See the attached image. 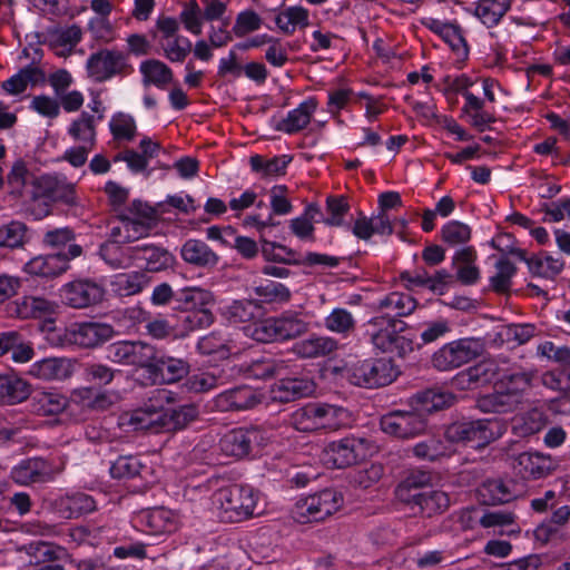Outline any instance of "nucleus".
Here are the masks:
<instances>
[{
	"mask_svg": "<svg viewBox=\"0 0 570 570\" xmlns=\"http://www.w3.org/2000/svg\"><path fill=\"white\" fill-rule=\"evenodd\" d=\"M198 409L193 404L183 405L170 411L149 401L138 409L122 412L118 417V426L138 425L139 428H185L198 417Z\"/></svg>",
	"mask_w": 570,
	"mask_h": 570,
	"instance_id": "nucleus-1",
	"label": "nucleus"
},
{
	"mask_svg": "<svg viewBox=\"0 0 570 570\" xmlns=\"http://www.w3.org/2000/svg\"><path fill=\"white\" fill-rule=\"evenodd\" d=\"M366 335L375 348L401 357L420 347L410 336L406 324L389 314L373 317L367 323Z\"/></svg>",
	"mask_w": 570,
	"mask_h": 570,
	"instance_id": "nucleus-2",
	"label": "nucleus"
},
{
	"mask_svg": "<svg viewBox=\"0 0 570 570\" xmlns=\"http://www.w3.org/2000/svg\"><path fill=\"white\" fill-rule=\"evenodd\" d=\"M259 493L249 485L220 488L212 497L213 505L224 522H242L256 514Z\"/></svg>",
	"mask_w": 570,
	"mask_h": 570,
	"instance_id": "nucleus-3",
	"label": "nucleus"
},
{
	"mask_svg": "<svg viewBox=\"0 0 570 570\" xmlns=\"http://www.w3.org/2000/svg\"><path fill=\"white\" fill-rule=\"evenodd\" d=\"M454 396L435 390L417 392L412 397L413 411L392 412L383 416L381 428H415L426 424L425 415L450 406Z\"/></svg>",
	"mask_w": 570,
	"mask_h": 570,
	"instance_id": "nucleus-4",
	"label": "nucleus"
},
{
	"mask_svg": "<svg viewBox=\"0 0 570 570\" xmlns=\"http://www.w3.org/2000/svg\"><path fill=\"white\" fill-rule=\"evenodd\" d=\"M179 308L186 313L180 318L184 334L209 327L215 322L210 306L215 303L214 294L200 287H185L177 292Z\"/></svg>",
	"mask_w": 570,
	"mask_h": 570,
	"instance_id": "nucleus-5",
	"label": "nucleus"
},
{
	"mask_svg": "<svg viewBox=\"0 0 570 570\" xmlns=\"http://www.w3.org/2000/svg\"><path fill=\"white\" fill-rule=\"evenodd\" d=\"M30 411L39 416H58L62 424H79L82 421V407L73 400L53 389L36 390L30 397Z\"/></svg>",
	"mask_w": 570,
	"mask_h": 570,
	"instance_id": "nucleus-6",
	"label": "nucleus"
},
{
	"mask_svg": "<svg viewBox=\"0 0 570 570\" xmlns=\"http://www.w3.org/2000/svg\"><path fill=\"white\" fill-rule=\"evenodd\" d=\"M308 323L301 313L285 311L278 316L267 317L254 324L252 337L262 343L284 342L304 335Z\"/></svg>",
	"mask_w": 570,
	"mask_h": 570,
	"instance_id": "nucleus-7",
	"label": "nucleus"
},
{
	"mask_svg": "<svg viewBox=\"0 0 570 570\" xmlns=\"http://www.w3.org/2000/svg\"><path fill=\"white\" fill-rule=\"evenodd\" d=\"M343 503L344 497L340 491L324 489L297 500L291 513L294 521L301 524L321 522L337 512Z\"/></svg>",
	"mask_w": 570,
	"mask_h": 570,
	"instance_id": "nucleus-8",
	"label": "nucleus"
},
{
	"mask_svg": "<svg viewBox=\"0 0 570 570\" xmlns=\"http://www.w3.org/2000/svg\"><path fill=\"white\" fill-rule=\"evenodd\" d=\"M397 375L389 360L357 361L346 367V379L353 385L374 389L392 383Z\"/></svg>",
	"mask_w": 570,
	"mask_h": 570,
	"instance_id": "nucleus-9",
	"label": "nucleus"
},
{
	"mask_svg": "<svg viewBox=\"0 0 570 570\" xmlns=\"http://www.w3.org/2000/svg\"><path fill=\"white\" fill-rule=\"evenodd\" d=\"M483 345L478 338L464 337L444 344L432 356L433 366L440 371L458 368L478 357Z\"/></svg>",
	"mask_w": 570,
	"mask_h": 570,
	"instance_id": "nucleus-10",
	"label": "nucleus"
},
{
	"mask_svg": "<svg viewBox=\"0 0 570 570\" xmlns=\"http://www.w3.org/2000/svg\"><path fill=\"white\" fill-rule=\"evenodd\" d=\"M83 249L78 244H70L66 252L39 255L26 263L23 271L33 276L57 277L70 269V262L81 256Z\"/></svg>",
	"mask_w": 570,
	"mask_h": 570,
	"instance_id": "nucleus-11",
	"label": "nucleus"
},
{
	"mask_svg": "<svg viewBox=\"0 0 570 570\" xmlns=\"http://www.w3.org/2000/svg\"><path fill=\"white\" fill-rule=\"evenodd\" d=\"M156 28L161 35L160 46L164 57L170 62H184L193 45L188 38L178 35V20L161 16L156 20Z\"/></svg>",
	"mask_w": 570,
	"mask_h": 570,
	"instance_id": "nucleus-12",
	"label": "nucleus"
},
{
	"mask_svg": "<svg viewBox=\"0 0 570 570\" xmlns=\"http://www.w3.org/2000/svg\"><path fill=\"white\" fill-rule=\"evenodd\" d=\"M60 297L67 306L83 309L100 304L105 297V288L89 278L76 279L62 285Z\"/></svg>",
	"mask_w": 570,
	"mask_h": 570,
	"instance_id": "nucleus-13",
	"label": "nucleus"
},
{
	"mask_svg": "<svg viewBox=\"0 0 570 570\" xmlns=\"http://www.w3.org/2000/svg\"><path fill=\"white\" fill-rule=\"evenodd\" d=\"M132 525L149 535L169 534L178 528L177 514L164 507L142 509L131 518Z\"/></svg>",
	"mask_w": 570,
	"mask_h": 570,
	"instance_id": "nucleus-14",
	"label": "nucleus"
},
{
	"mask_svg": "<svg viewBox=\"0 0 570 570\" xmlns=\"http://www.w3.org/2000/svg\"><path fill=\"white\" fill-rule=\"evenodd\" d=\"M126 66L122 52L108 49L91 53L86 63L88 76L96 82H104L122 73Z\"/></svg>",
	"mask_w": 570,
	"mask_h": 570,
	"instance_id": "nucleus-15",
	"label": "nucleus"
},
{
	"mask_svg": "<svg viewBox=\"0 0 570 570\" xmlns=\"http://www.w3.org/2000/svg\"><path fill=\"white\" fill-rule=\"evenodd\" d=\"M116 332L112 325L100 322H81L72 324L68 331V340L86 348H94L110 341Z\"/></svg>",
	"mask_w": 570,
	"mask_h": 570,
	"instance_id": "nucleus-16",
	"label": "nucleus"
},
{
	"mask_svg": "<svg viewBox=\"0 0 570 570\" xmlns=\"http://www.w3.org/2000/svg\"><path fill=\"white\" fill-rule=\"evenodd\" d=\"M33 198L42 197L68 206L77 204L76 186L66 177L57 175H42L35 179Z\"/></svg>",
	"mask_w": 570,
	"mask_h": 570,
	"instance_id": "nucleus-17",
	"label": "nucleus"
},
{
	"mask_svg": "<svg viewBox=\"0 0 570 570\" xmlns=\"http://www.w3.org/2000/svg\"><path fill=\"white\" fill-rule=\"evenodd\" d=\"M189 373V364L184 358L165 354L157 348L155 361L148 374L151 384H173Z\"/></svg>",
	"mask_w": 570,
	"mask_h": 570,
	"instance_id": "nucleus-18",
	"label": "nucleus"
},
{
	"mask_svg": "<svg viewBox=\"0 0 570 570\" xmlns=\"http://www.w3.org/2000/svg\"><path fill=\"white\" fill-rule=\"evenodd\" d=\"M59 470L41 458L22 460L11 470V479L20 485L48 483L55 480Z\"/></svg>",
	"mask_w": 570,
	"mask_h": 570,
	"instance_id": "nucleus-19",
	"label": "nucleus"
},
{
	"mask_svg": "<svg viewBox=\"0 0 570 570\" xmlns=\"http://www.w3.org/2000/svg\"><path fill=\"white\" fill-rule=\"evenodd\" d=\"M454 383L461 389H479L499 384V363L495 360H483L480 363L460 372Z\"/></svg>",
	"mask_w": 570,
	"mask_h": 570,
	"instance_id": "nucleus-20",
	"label": "nucleus"
},
{
	"mask_svg": "<svg viewBox=\"0 0 570 570\" xmlns=\"http://www.w3.org/2000/svg\"><path fill=\"white\" fill-rule=\"evenodd\" d=\"M314 391L315 384L313 380L304 375L302 371H298V374L279 379L273 385L271 392L274 401L286 403L309 396Z\"/></svg>",
	"mask_w": 570,
	"mask_h": 570,
	"instance_id": "nucleus-21",
	"label": "nucleus"
},
{
	"mask_svg": "<svg viewBox=\"0 0 570 570\" xmlns=\"http://www.w3.org/2000/svg\"><path fill=\"white\" fill-rule=\"evenodd\" d=\"M132 265L146 272H160L173 263V255L165 248L154 244H139L131 246Z\"/></svg>",
	"mask_w": 570,
	"mask_h": 570,
	"instance_id": "nucleus-22",
	"label": "nucleus"
},
{
	"mask_svg": "<svg viewBox=\"0 0 570 570\" xmlns=\"http://www.w3.org/2000/svg\"><path fill=\"white\" fill-rule=\"evenodd\" d=\"M48 509L60 519H76L96 509L95 500L86 493L56 498L48 502Z\"/></svg>",
	"mask_w": 570,
	"mask_h": 570,
	"instance_id": "nucleus-23",
	"label": "nucleus"
},
{
	"mask_svg": "<svg viewBox=\"0 0 570 570\" xmlns=\"http://www.w3.org/2000/svg\"><path fill=\"white\" fill-rule=\"evenodd\" d=\"M261 430H228L219 441L220 451L236 459L248 455L254 445H259L258 436Z\"/></svg>",
	"mask_w": 570,
	"mask_h": 570,
	"instance_id": "nucleus-24",
	"label": "nucleus"
},
{
	"mask_svg": "<svg viewBox=\"0 0 570 570\" xmlns=\"http://www.w3.org/2000/svg\"><path fill=\"white\" fill-rule=\"evenodd\" d=\"M29 375L45 382L65 381L73 373V365L66 357H45L31 364Z\"/></svg>",
	"mask_w": 570,
	"mask_h": 570,
	"instance_id": "nucleus-25",
	"label": "nucleus"
},
{
	"mask_svg": "<svg viewBox=\"0 0 570 570\" xmlns=\"http://www.w3.org/2000/svg\"><path fill=\"white\" fill-rule=\"evenodd\" d=\"M219 411H243L261 403V396L249 386H237L217 395L214 400Z\"/></svg>",
	"mask_w": 570,
	"mask_h": 570,
	"instance_id": "nucleus-26",
	"label": "nucleus"
},
{
	"mask_svg": "<svg viewBox=\"0 0 570 570\" xmlns=\"http://www.w3.org/2000/svg\"><path fill=\"white\" fill-rule=\"evenodd\" d=\"M317 109V100L309 97L302 101L297 108L288 111L287 116L277 122L275 129L293 135L305 129Z\"/></svg>",
	"mask_w": 570,
	"mask_h": 570,
	"instance_id": "nucleus-27",
	"label": "nucleus"
},
{
	"mask_svg": "<svg viewBox=\"0 0 570 570\" xmlns=\"http://www.w3.org/2000/svg\"><path fill=\"white\" fill-rule=\"evenodd\" d=\"M20 318H47L57 314L59 305L43 296L28 295L14 302Z\"/></svg>",
	"mask_w": 570,
	"mask_h": 570,
	"instance_id": "nucleus-28",
	"label": "nucleus"
},
{
	"mask_svg": "<svg viewBox=\"0 0 570 570\" xmlns=\"http://www.w3.org/2000/svg\"><path fill=\"white\" fill-rule=\"evenodd\" d=\"M338 348V342L330 336L312 335L308 338L296 342L293 352L301 358L325 357Z\"/></svg>",
	"mask_w": 570,
	"mask_h": 570,
	"instance_id": "nucleus-29",
	"label": "nucleus"
},
{
	"mask_svg": "<svg viewBox=\"0 0 570 570\" xmlns=\"http://www.w3.org/2000/svg\"><path fill=\"white\" fill-rule=\"evenodd\" d=\"M183 259L199 268H213L218 264L219 256L203 240L188 239L180 250Z\"/></svg>",
	"mask_w": 570,
	"mask_h": 570,
	"instance_id": "nucleus-30",
	"label": "nucleus"
},
{
	"mask_svg": "<svg viewBox=\"0 0 570 570\" xmlns=\"http://www.w3.org/2000/svg\"><path fill=\"white\" fill-rule=\"evenodd\" d=\"M102 115L97 118L87 112L82 111L78 118L73 119L68 127V135L73 141L79 145L88 146V148H95L97 144V122L102 119Z\"/></svg>",
	"mask_w": 570,
	"mask_h": 570,
	"instance_id": "nucleus-31",
	"label": "nucleus"
},
{
	"mask_svg": "<svg viewBox=\"0 0 570 570\" xmlns=\"http://www.w3.org/2000/svg\"><path fill=\"white\" fill-rule=\"evenodd\" d=\"M517 468L523 479H541L551 473L553 461L549 455L541 453H522L517 459Z\"/></svg>",
	"mask_w": 570,
	"mask_h": 570,
	"instance_id": "nucleus-32",
	"label": "nucleus"
},
{
	"mask_svg": "<svg viewBox=\"0 0 570 570\" xmlns=\"http://www.w3.org/2000/svg\"><path fill=\"white\" fill-rule=\"evenodd\" d=\"M82 31L77 24L66 28L50 30L48 33V46L59 57H68L75 47L81 41Z\"/></svg>",
	"mask_w": 570,
	"mask_h": 570,
	"instance_id": "nucleus-33",
	"label": "nucleus"
},
{
	"mask_svg": "<svg viewBox=\"0 0 570 570\" xmlns=\"http://www.w3.org/2000/svg\"><path fill=\"white\" fill-rule=\"evenodd\" d=\"M261 311L262 305L255 299H236L224 306L220 315L229 324L237 325L255 321Z\"/></svg>",
	"mask_w": 570,
	"mask_h": 570,
	"instance_id": "nucleus-34",
	"label": "nucleus"
},
{
	"mask_svg": "<svg viewBox=\"0 0 570 570\" xmlns=\"http://www.w3.org/2000/svg\"><path fill=\"white\" fill-rule=\"evenodd\" d=\"M30 385L14 373H0V403L17 404L30 395Z\"/></svg>",
	"mask_w": 570,
	"mask_h": 570,
	"instance_id": "nucleus-35",
	"label": "nucleus"
},
{
	"mask_svg": "<svg viewBox=\"0 0 570 570\" xmlns=\"http://www.w3.org/2000/svg\"><path fill=\"white\" fill-rule=\"evenodd\" d=\"M530 385L529 377L523 373H515L501 379V413L511 410L520 402V393Z\"/></svg>",
	"mask_w": 570,
	"mask_h": 570,
	"instance_id": "nucleus-36",
	"label": "nucleus"
},
{
	"mask_svg": "<svg viewBox=\"0 0 570 570\" xmlns=\"http://www.w3.org/2000/svg\"><path fill=\"white\" fill-rule=\"evenodd\" d=\"M45 80V72L39 67L29 65L20 69L16 75L4 80L1 88L9 95H20L24 92L28 85H37Z\"/></svg>",
	"mask_w": 570,
	"mask_h": 570,
	"instance_id": "nucleus-37",
	"label": "nucleus"
},
{
	"mask_svg": "<svg viewBox=\"0 0 570 570\" xmlns=\"http://www.w3.org/2000/svg\"><path fill=\"white\" fill-rule=\"evenodd\" d=\"M411 503L419 507L421 513L428 518L441 514L450 505L448 493L439 490L415 493Z\"/></svg>",
	"mask_w": 570,
	"mask_h": 570,
	"instance_id": "nucleus-38",
	"label": "nucleus"
},
{
	"mask_svg": "<svg viewBox=\"0 0 570 570\" xmlns=\"http://www.w3.org/2000/svg\"><path fill=\"white\" fill-rule=\"evenodd\" d=\"M139 70L145 86L154 85L159 89H165L173 81V70L160 60H145L140 63Z\"/></svg>",
	"mask_w": 570,
	"mask_h": 570,
	"instance_id": "nucleus-39",
	"label": "nucleus"
},
{
	"mask_svg": "<svg viewBox=\"0 0 570 570\" xmlns=\"http://www.w3.org/2000/svg\"><path fill=\"white\" fill-rule=\"evenodd\" d=\"M417 302L410 294L392 292L377 302V308L385 311L392 317L410 315L416 308Z\"/></svg>",
	"mask_w": 570,
	"mask_h": 570,
	"instance_id": "nucleus-40",
	"label": "nucleus"
},
{
	"mask_svg": "<svg viewBox=\"0 0 570 570\" xmlns=\"http://www.w3.org/2000/svg\"><path fill=\"white\" fill-rule=\"evenodd\" d=\"M26 553L30 557V562L35 564L60 561L67 556L65 548L46 542H32L23 547Z\"/></svg>",
	"mask_w": 570,
	"mask_h": 570,
	"instance_id": "nucleus-41",
	"label": "nucleus"
},
{
	"mask_svg": "<svg viewBox=\"0 0 570 570\" xmlns=\"http://www.w3.org/2000/svg\"><path fill=\"white\" fill-rule=\"evenodd\" d=\"M149 283L145 272L122 273L115 276L112 289L119 296H131L140 293Z\"/></svg>",
	"mask_w": 570,
	"mask_h": 570,
	"instance_id": "nucleus-42",
	"label": "nucleus"
},
{
	"mask_svg": "<svg viewBox=\"0 0 570 570\" xmlns=\"http://www.w3.org/2000/svg\"><path fill=\"white\" fill-rule=\"evenodd\" d=\"M11 351V357L14 362H29L35 352L29 344L20 342V335L17 332L0 333V356Z\"/></svg>",
	"mask_w": 570,
	"mask_h": 570,
	"instance_id": "nucleus-43",
	"label": "nucleus"
},
{
	"mask_svg": "<svg viewBox=\"0 0 570 570\" xmlns=\"http://www.w3.org/2000/svg\"><path fill=\"white\" fill-rule=\"evenodd\" d=\"M291 161L292 157L288 155L274 156L273 158H265L261 155H255L249 159L253 171H256L264 177L285 175L286 168Z\"/></svg>",
	"mask_w": 570,
	"mask_h": 570,
	"instance_id": "nucleus-44",
	"label": "nucleus"
},
{
	"mask_svg": "<svg viewBox=\"0 0 570 570\" xmlns=\"http://www.w3.org/2000/svg\"><path fill=\"white\" fill-rule=\"evenodd\" d=\"M131 246L118 242H106L99 248L100 257L112 268H128L132 265Z\"/></svg>",
	"mask_w": 570,
	"mask_h": 570,
	"instance_id": "nucleus-45",
	"label": "nucleus"
},
{
	"mask_svg": "<svg viewBox=\"0 0 570 570\" xmlns=\"http://www.w3.org/2000/svg\"><path fill=\"white\" fill-rule=\"evenodd\" d=\"M28 242V227L24 223L11 220L0 226V247L22 248Z\"/></svg>",
	"mask_w": 570,
	"mask_h": 570,
	"instance_id": "nucleus-46",
	"label": "nucleus"
},
{
	"mask_svg": "<svg viewBox=\"0 0 570 570\" xmlns=\"http://www.w3.org/2000/svg\"><path fill=\"white\" fill-rule=\"evenodd\" d=\"M525 252L520 248L509 247L501 248V294L509 291L510 278L515 274L517 263H527Z\"/></svg>",
	"mask_w": 570,
	"mask_h": 570,
	"instance_id": "nucleus-47",
	"label": "nucleus"
},
{
	"mask_svg": "<svg viewBox=\"0 0 570 570\" xmlns=\"http://www.w3.org/2000/svg\"><path fill=\"white\" fill-rule=\"evenodd\" d=\"M430 482L431 475L428 472L421 470L411 471L395 488V497L404 503H411L414 497L412 490L426 487Z\"/></svg>",
	"mask_w": 570,
	"mask_h": 570,
	"instance_id": "nucleus-48",
	"label": "nucleus"
},
{
	"mask_svg": "<svg viewBox=\"0 0 570 570\" xmlns=\"http://www.w3.org/2000/svg\"><path fill=\"white\" fill-rule=\"evenodd\" d=\"M275 23L284 33L292 35L298 27L308 24V11L302 7H289L276 16Z\"/></svg>",
	"mask_w": 570,
	"mask_h": 570,
	"instance_id": "nucleus-49",
	"label": "nucleus"
},
{
	"mask_svg": "<svg viewBox=\"0 0 570 570\" xmlns=\"http://www.w3.org/2000/svg\"><path fill=\"white\" fill-rule=\"evenodd\" d=\"M527 265L531 274L552 278L562 271L564 263L562 259L554 258L547 253H541L528 258Z\"/></svg>",
	"mask_w": 570,
	"mask_h": 570,
	"instance_id": "nucleus-50",
	"label": "nucleus"
},
{
	"mask_svg": "<svg viewBox=\"0 0 570 570\" xmlns=\"http://www.w3.org/2000/svg\"><path fill=\"white\" fill-rule=\"evenodd\" d=\"M254 293L259 304H284L291 299V291L284 284L268 281L265 284L256 286Z\"/></svg>",
	"mask_w": 570,
	"mask_h": 570,
	"instance_id": "nucleus-51",
	"label": "nucleus"
},
{
	"mask_svg": "<svg viewBox=\"0 0 570 570\" xmlns=\"http://www.w3.org/2000/svg\"><path fill=\"white\" fill-rule=\"evenodd\" d=\"M362 441L345 439L337 444H333L331 449V461L337 469L346 468L357 461V448Z\"/></svg>",
	"mask_w": 570,
	"mask_h": 570,
	"instance_id": "nucleus-52",
	"label": "nucleus"
},
{
	"mask_svg": "<svg viewBox=\"0 0 570 570\" xmlns=\"http://www.w3.org/2000/svg\"><path fill=\"white\" fill-rule=\"evenodd\" d=\"M355 318L352 313L345 308H334L325 318L324 326L333 333L350 335L355 330Z\"/></svg>",
	"mask_w": 570,
	"mask_h": 570,
	"instance_id": "nucleus-53",
	"label": "nucleus"
},
{
	"mask_svg": "<svg viewBox=\"0 0 570 570\" xmlns=\"http://www.w3.org/2000/svg\"><path fill=\"white\" fill-rule=\"evenodd\" d=\"M30 178L31 174L27 163L19 158L11 165L10 170L4 178V184L7 183L11 195L20 197L22 196L23 189Z\"/></svg>",
	"mask_w": 570,
	"mask_h": 570,
	"instance_id": "nucleus-54",
	"label": "nucleus"
},
{
	"mask_svg": "<svg viewBox=\"0 0 570 570\" xmlns=\"http://www.w3.org/2000/svg\"><path fill=\"white\" fill-rule=\"evenodd\" d=\"M157 347L144 341H131L130 366L142 368L149 374L156 357Z\"/></svg>",
	"mask_w": 570,
	"mask_h": 570,
	"instance_id": "nucleus-55",
	"label": "nucleus"
},
{
	"mask_svg": "<svg viewBox=\"0 0 570 570\" xmlns=\"http://www.w3.org/2000/svg\"><path fill=\"white\" fill-rule=\"evenodd\" d=\"M342 414H346V411L330 405L309 404L295 411L293 413V419L294 425H297L304 424L305 420L311 421L323 417L333 419Z\"/></svg>",
	"mask_w": 570,
	"mask_h": 570,
	"instance_id": "nucleus-56",
	"label": "nucleus"
},
{
	"mask_svg": "<svg viewBox=\"0 0 570 570\" xmlns=\"http://www.w3.org/2000/svg\"><path fill=\"white\" fill-rule=\"evenodd\" d=\"M262 254L267 261L271 262H277L287 265H301V257L298 254L282 244L264 240Z\"/></svg>",
	"mask_w": 570,
	"mask_h": 570,
	"instance_id": "nucleus-57",
	"label": "nucleus"
},
{
	"mask_svg": "<svg viewBox=\"0 0 570 570\" xmlns=\"http://www.w3.org/2000/svg\"><path fill=\"white\" fill-rule=\"evenodd\" d=\"M109 128L115 140L131 141L137 132L135 119L130 115L122 112L111 118Z\"/></svg>",
	"mask_w": 570,
	"mask_h": 570,
	"instance_id": "nucleus-58",
	"label": "nucleus"
},
{
	"mask_svg": "<svg viewBox=\"0 0 570 570\" xmlns=\"http://www.w3.org/2000/svg\"><path fill=\"white\" fill-rule=\"evenodd\" d=\"M203 19L200 8L195 0L186 3L179 13V20L184 28L195 36H199L203 31Z\"/></svg>",
	"mask_w": 570,
	"mask_h": 570,
	"instance_id": "nucleus-59",
	"label": "nucleus"
},
{
	"mask_svg": "<svg viewBox=\"0 0 570 570\" xmlns=\"http://www.w3.org/2000/svg\"><path fill=\"white\" fill-rule=\"evenodd\" d=\"M326 210L328 217L324 219L327 226H342L344 224V216L350 210V204L343 196H330L326 199Z\"/></svg>",
	"mask_w": 570,
	"mask_h": 570,
	"instance_id": "nucleus-60",
	"label": "nucleus"
},
{
	"mask_svg": "<svg viewBox=\"0 0 570 570\" xmlns=\"http://www.w3.org/2000/svg\"><path fill=\"white\" fill-rule=\"evenodd\" d=\"M142 465L136 456H120L110 466V474L114 479H130L139 475Z\"/></svg>",
	"mask_w": 570,
	"mask_h": 570,
	"instance_id": "nucleus-61",
	"label": "nucleus"
},
{
	"mask_svg": "<svg viewBox=\"0 0 570 570\" xmlns=\"http://www.w3.org/2000/svg\"><path fill=\"white\" fill-rule=\"evenodd\" d=\"M384 468L381 463H372L368 466L354 471L351 482L362 489H368L383 476Z\"/></svg>",
	"mask_w": 570,
	"mask_h": 570,
	"instance_id": "nucleus-62",
	"label": "nucleus"
},
{
	"mask_svg": "<svg viewBox=\"0 0 570 570\" xmlns=\"http://www.w3.org/2000/svg\"><path fill=\"white\" fill-rule=\"evenodd\" d=\"M441 233L442 239L451 246L464 244L471 238V228L458 220H451L445 224Z\"/></svg>",
	"mask_w": 570,
	"mask_h": 570,
	"instance_id": "nucleus-63",
	"label": "nucleus"
},
{
	"mask_svg": "<svg viewBox=\"0 0 570 570\" xmlns=\"http://www.w3.org/2000/svg\"><path fill=\"white\" fill-rule=\"evenodd\" d=\"M262 18L254 10H244L237 14L233 26V32L236 37L242 38L257 31L262 27Z\"/></svg>",
	"mask_w": 570,
	"mask_h": 570,
	"instance_id": "nucleus-64",
	"label": "nucleus"
}]
</instances>
